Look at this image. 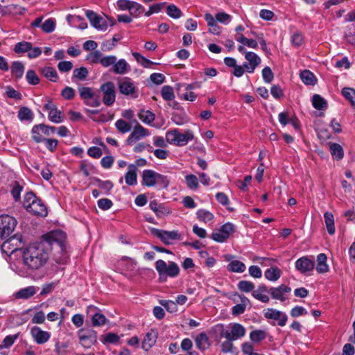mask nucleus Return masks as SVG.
<instances>
[{
	"label": "nucleus",
	"instance_id": "1",
	"mask_svg": "<svg viewBox=\"0 0 355 355\" xmlns=\"http://www.w3.org/2000/svg\"><path fill=\"white\" fill-rule=\"evenodd\" d=\"M65 234L61 230L51 232L42 236V240L29 245L22 252L23 263L27 268L35 270L43 267L49 258V251L53 243L61 249L64 245Z\"/></svg>",
	"mask_w": 355,
	"mask_h": 355
},
{
	"label": "nucleus",
	"instance_id": "2",
	"mask_svg": "<svg viewBox=\"0 0 355 355\" xmlns=\"http://www.w3.org/2000/svg\"><path fill=\"white\" fill-rule=\"evenodd\" d=\"M17 225V220L9 215L0 216V238L7 239L3 244V247H8V245H15L12 250L14 252L17 250L21 244V236L15 234L10 236Z\"/></svg>",
	"mask_w": 355,
	"mask_h": 355
},
{
	"label": "nucleus",
	"instance_id": "3",
	"mask_svg": "<svg viewBox=\"0 0 355 355\" xmlns=\"http://www.w3.org/2000/svg\"><path fill=\"white\" fill-rule=\"evenodd\" d=\"M23 206L27 211L37 216L45 217L48 214L46 205L32 191L26 193Z\"/></svg>",
	"mask_w": 355,
	"mask_h": 355
},
{
	"label": "nucleus",
	"instance_id": "4",
	"mask_svg": "<svg viewBox=\"0 0 355 355\" xmlns=\"http://www.w3.org/2000/svg\"><path fill=\"white\" fill-rule=\"evenodd\" d=\"M155 269L159 275V282L164 283L168 277L175 278L180 274V267L173 261L166 263L164 260L159 259L155 262Z\"/></svg>",
	"mask_w": 355,
	"mask_h": 355
},
{
	"label": "nucleus",
	"instance_id": "5",
	"mask_svg": "<svg viewBox=\"0 0 355 355\" xmlns=\"http://www.w3.org/2000/svg\"><path fill=\"white\" fill-rule=\"evenodd\" d=\"M194 138L193 133L191 130H187L184 133H180L178 129L168 130L166 134V139L169 144L176 145L178 146H185L189 140Z\"/></svg>",
	"mask_w": 355,
	"mask_h": 355
},
{
	"label": "nucleus",
	"instance_id": "6",
	"mask_svg": "<svg viewBox=\"0 0 355 355\" xmlns=\"http://www.w3.org/2000/svg\"><path fill=\"white\" fill-rule=\"evenodd\" d=\"M150 231L153 236L159 238L165 245H171L173 241L181 240V234L177 230L166 231L151 227Z\"/></svg>",
	"mask_w": 355,
	"mask_h": 355
},
{
	"label": "nucleus",
	"instance_id": "7",
	"mask_svg": "<svg viewBox=\"0 0 355 355\" xmlns=\"http://www.w3.org/2000/svg\"><path fill=\"white\" fill-rule=\"evenodd\" d=\"M234 232L235 225L228 222L223 225L218 230L214 232L211 238L218 243H223L229 238L230 235Z\"/></svg>",
	"mask_w": 355,
	"mask_h": 355
},
{
	"label": "nucleus",
	"instance_id": "8",
	"mask_svg": "<svg viewBox=\"0 0 355 355\" xmlns=\"http://www.w3.org/2000/svg\"><path fill=\"white\" fill-rule=\"evenodd\" d=\"M78 335L81 345L85 348H89L97 343V333L92 329H80Z\"/></svg>",
	"mask_w": 355,
	"mask_h": 355
},
{
	"label": "nucleus",
	"instance_id": "9",
	"mask_svg": "<svg viewBox=\"0 0 355 355\" xmlns=\"http://www.w3.org/2000/svg\"><path fill=\"white\" fill-rule=\"evenodd\" d=\"M99 91L103 92V102L107 106L112 105L116 98L115 87L114 83L109 81L101 85Z\"/></svg>",
	"mask_w": 355,
	"mask_h": 355
},
{
	"label": "nucleus",
	"instance_id": "10",
	"mask_svg": "<svg viewBox=\"0 0 355 355\" xmlns=\"http://www.w3.org/2000/svg\"><path fill=\"white\" fill-rule=\"evenodd\" d=\"M85 15L94 28L100 31L107 30V21L103 17L89 10L86 11Z\"/></svg>",
	"mask_w": 355,
	"mask_h": 355
},
{
	"label": "nucleus",
	"instance_id": "11",
	"mask_svg": "<svg viewBox=\"0 0 355 355\" xmlns=\"http://www.w3.org/2000/svg\"><path fill=\"white\" fill-rule=\"evenodd\" d=\"M31 334L34 340L39 345L46 343L51 337L49 332L43 331L40 327L36 326L31 329Z\"/></svg>",
	"mask_w": 355,
	"mask_h": 355
},
{
	"label": "nucleus",
	"instance_id": "12",
	"mask_svg": "<svg viewBox=\"0 0 355 355\" xmlns=\"http://www.w3.org/2000/svg\"><path fill=\"white\" fill-rule=\"evenodd\" d=\"M264 315L267 319L279 320L278 325L281 327L286 324L288 319L287 315L284 313L274 309H268Z\"/></svg>",
	"mask_w": 355,
	"mask_h": 355
},
{
	"label": "nucleus",
	"instance_id": "13",
	"mask_svg": "<svg viewBox=\"0 0 355 355\" xmlns=\"http://www.w3.org/2000/svg\"><path fill=\"white\" fill-rule=\"evenodd\" d=\"M149 135L148 130L141 126L140 124L135 125L134 130L129 135L126 140L128 145H131L134 142L139 140L141 138L148 136Z\"/></svg>",
	"mask_w": 355,
	"mask_h": 355
},
{
	"label": "nucleus",
	"instance_id": "14",
	"mask_svg": "<svg viewBox=\"0 0 355 355\" xmlns=\"http://www.w3.org/2000/svg\"><path fill=\"white\" fill-rule=\"evenodd\" d=\"M157 172L150 169H146L142 172L141 184L148 187L157 184Z\"/></svg>",
	"mask_w": 355,
	"mask_h": 355
},
{
	"label": "nucleus",
	"instance_id": "15",
	"mask_svg": "<svg viewBox=\"0 0 355 355\" xmlns=\"http://www.w3.org/2000/svg\"><path fill=\"white\" fill-rule=\"evenodd\" d=\"M130 80L129 78H125V80L119 85V91L124 95H131L133 98H137V95L135 94L136 88Z\"/></svg>",
	"mask_w": 355,
	"mask_h": 355
},
{
	"label": "nucleus",
	"instance_id": "16",
	"mask_svg": "<svg viewBox=\"0 0 355 355\" xmlns=\"http://www.w3.org/2000/svg\"><path fill=\"white\" fill-rule=\"evenodd\" d=\"M312 105L320 111V116L324 115L323 112L328 107L327 101L319 94H314L312 96Z\"/></svg>",
	"mask_w": 355,
	"mask_h": 355
},
{
	"label": "nucleus",
	"instance_id": "17",
	"mask_svg": "<svg viewBox=\"0 0 355 355\" xmlns=\"http://www.w3.org/2000/svg\"><path fill=\"white\" fill-rule=\"evenodd\" d=\"M291 288L284 284H282L278 287H272L270 293L273 299L284 301L286 298L283 296L284 293H290Z\"/></svg>",
	"mask_w": 355,
	"mask_h": 355
},
{
	"label": "nucleus",
	"instance_id": "18",
	"mask_svg": "<svg viewBox=\"0 0 355 355\" xmlns=\"http://www.w3.org/2000/svg\"><path fill=\"white\" fill-rule=\"evenodd\" d=\"M149 207L159 218L171 213L169 209L166 208L163 204H159L155 200L150 202Z\"/></svg>",
	"mask_w": 355,
	"mask_h": 355
},
{
	"label": "nucleus",
	"instance_id": "19",
	"mask_svg": "<svg viewBox=\"0 0 355 355\" xmlns=\"http://www.w3.org/2000/svg\"><path fill=\"white\" fill-rule=\"evenodd\" d=\"M137 166L131 164L128 166V171L125 173V180L128 185L132 186L137 184Z\"/></svg>",
	"mask_w": 355,
	"mask_h": 355
},
{
	"label": "nucleus",
	"instance_id": "20",
	"mask_svg": "<svg viewBox=\"0 0 355 355\" xmlns=\"http://www.w3.org/2000/svg\"><path fill=\"white\" fill-rule=\"evenodd\" d=\"M130 71L129 64L124 59H120L115 61V64L112 67V71L116 74L123 75Z\"/></svg>",
	"mask_w": 355,
	"mask_h": 355
},
{
	"label": "nucleus",
	"instance_id": "21",
	"mask_svg": "<svg viewBox=\"0 0 355 355\" xmlns=\"http://www.w3.org/2000/svg\"><path fill=\"white\" fill-rule=\"evenodd\" d=\"M327 261V257L324 253H320L318 255L315 269L318 273L323 274L329 271V268Z\"/></svg>",
	"mask_w": 355,
	"mask_h": 355
},
{
	"label": "nucleus",
	"instance_id": "22",
	"mask_svg": "<svg viewBox=\"0 0 355 355\" xmlns=\"http://www.w3.org/2000/svg\"><path fill=\"white\" fill-rule=\"evenodd\" d=\"M157 338V334L151 330L146 334V336L142 342V348L145 351L149 350L156 343Z\"/></svg>",
	"mask_w": 355,
	"mask_h": 355
},
{
	"label": "nucleus",
	"instance_id": "23",
	"mask_svg": "<svg viewBox=\"0 0 355 355\" xmlns=\"http://www.w3.org/2000/svg\"><path fill=\"white\" fill-rule=\"evenodd\" d=\"M329 151L334 159L339 161L344 157V150L343 147L337 144L330 142L329 144Z\"/></svg>",
	"mask_w": 355,
	"mask_h": 355
},
{
	"label": "nucleus",
	"instance_id": "24",
	"mask_svg": "<svg viewBox=\"0 0 355 355\" xmlns=\"http://www.w3.org/2000/svg\"><path fill=\"white\" fill-rule=\"evenodd\" d=\"M295 268L301 273H306L311 270V259L308 257H302L295 262Z\"/></svg>",
	"mask_w": 355,
	"mask_h": 355
},
{
	"label": "nucleus",
	"instance_id": "25",
	"mask_svg": "<svg viewBox=\"0 0 355 355\" xmlns=\"http://www.w3.org/2000/svg\"><path fill=\"white\" fill-rule=\"evenodd\" d=\"M205 19L207 23L209 28V32L214 35H218L220 33V27L217 24L216 21V18L210 13H206L205 15Z\"/></svg>",
	"mask_w": 355,
	"mask_h": 355
},
{
	"label": "nucleus",
	"instance_id": "26",
	"mask_svg": "<svg viewBox=\"0 0 355 355\" xmlns=\"http://www.w3.org/2000/svg\"><path fill=\"white\" fill-rule=\"evenodd\" d=\"M270 291L266 285L261 284L258 286L256 291H253L252 296L262 302L267 303L269 302V297L266 295H263V293H268Z\"/></svg>",
	"mask_w": 355,
	"mask_h": 355
},
{
	"label": "nucleus",
	"instance_id": "27",
	"mask_svg": "<svg viewBox=\"0 0 355 355\" xmlns=\"http://www.w3.org/2000/svg\"><path fill=\"white\" fill-rule=\"evenodd\" d=\"M11 73L16 79L22 78L24 72V65L20 61H14L11 64Z\"/></svg>",
	"mask_w": 355,
	"mask_h": 355
},
{
	"label": "nucleus",
	"instance_id": "28",
	"mask_svg": "<svg viewBox=\"0 0 355 355\" xmlns=\"http://www.w3.org/2000/svg\"><path fill=\"white\" fill-rule=\"evenodd\" d=\"M41 73L51 82H57L58 80V75L56 70L51 67H44L40 69Z\"/></svg>",
	"mask_w": 355,
	"mask_h": 355
},
{
	"label": "nucleus",
	"instance_id": "29",
	"mask_svg": "<svg viewBox=\"0 0 355 355\" xmlns=\"http://www.w3.org/2000/svg\"><path fill=\"white\" fill-rule=\"evenodd\" d=\"M196 345L198 349L201 351L205 350L209 347V338L205 332L199 334L195 339Z\"/></svg>",
	"mask_w": 355,
	"mask_h": 355
},
{
	"label": "nucleus",
	"instance_id": "30",
	"mask_svg": "<svg viewBox=\"0 0 355 355\" xmlns=\"http://www.w3.org/2000/svg\"><path fill=\"white\" fill-rule=\"evenodd\" d=\"M245 58L251 65V71H250V73H253L256 67L261 63V58L254 52L245 53Z\"/></svg>",
	"mask_w": 355,
	"mask_h": 355
},
{
	"label": "nucleus",
	"instance_id": "31",
	"mask_svg": "<svg viewBox=\"0 0 355 355\" xmlns=\"http://www.w3.org/2000/svg\"><path fill=\"white\" fill-rule=\"evenodd\" d=\"M36 293L35 288L34 286H28L24 288L20 289L15 295L17 299H28Z\"/></svg>",
	"mask_w": 355,
	"mask_h": 355
},
{
	"label": "nucleus",
	"instance_id": "32",
	"mask_svg": "<svg viewBox=\"0 0 355 355\" xmlns=\"http://www.w3.org/2000/svg\"><path fill=\"white\" fill-rule=\"evenodd\" d=\"M265 277L270 281H277L281 276V270L277 267H271L264 273Z\"/></svg>",
	"mask_w": 355,
	"mask_h": 355
},
{
	"label": "nucleus",
	"instance_id": "33",
	"mask_svg": "<svg viewBox=\"0 0 355 355\" xmlns=\"http://www.w3.org/2000/svg\"><path fill=\"white\" fill-rule=\"evenodd\" d=\"M232 337L233 340L245 336V329L241 324L234 323L232 327Z\"/></svg>",
	"mask_w": 355,
	"mask_h": 355
},
{
	"label": "nucleus",
	"instance_id": "34",
	"mask_svg": "<svg viewBox=\"0 0 355 355\" xmlns=\"http://www.w3.org/2000/svg\"><path fill=\"white\" fill-rule=\"evenodd\" d=\"M245 268V265L238 260L232 261L227 265L228 270L234 272H243Z\"/></svg>",
	"mask_w": 355,
	"mask_h": 355
},
{
	"label": "nucleus",
	"instance_id": "35",
	"mask_svg": "<svg viewBox=\"0 0 355 355\" xmlns=\"http://www.w3.org/2000/svg\"><path fill=\"white\" fill-rule=\"evenodd\" d=\"M138 117L145 123L151 125L155 119V114L152 112L142 110L139 114Z\"/></svg>",
	"mask_w": 355,
	"mask_h": 355
},
{
	"label": "nucleus",
	"instance_id": "36",
	"mask_svg": "<svg viewBox=\"0 0 355 355\" xmlns=\"http://www.w3.org/2000/svg\"><path fill=\"white\" fill-rule=\"evenodd\" d=\"M18 118L21 121H32L33 119V113L31 109L27 107H22L18 112Z\"/></svg>",
	"mask_w": 355,
	"mask_h": 355
},
{
	"label": "nucleus",
	"instance_id": "37",
	"mask_svg": "<svg viewBox=\"0 0 355 355\" xmlns=\"http://www.w3.org/2000/svg\"><path fill=\"white\" fill-rule=\"evenodd\" d=\"M328 233L332 235L335 233L334 219L332 214L327 212L324 215Z\"/></svg>",
	"mask_w": 355,
	"mask_h": 355
},
{
	"label": "nucleus",
	"instance_id": "38",
	"mask_svg": "<svg viewBox=\"0 0 355 355\" xmlns=\"http://www.w3.org/2000/svg\"><path fill=\"white\" fill-rule=\"evenodd\" d=\"M32 43L28 42H20L17 43L14 47V51L16 53H24L31 51Z\"/></svg>",
	"mask_w": 355,
	"mask_h": 355
},
{
	"label": "nucleus",
	"instance_id": "39",
	"mask_svg": "<svg viewBox=\"0 0 355 355\" xmlns=\"http://www.w3.org/2000/svg\"><path fill=\"white\" fill-rule=\"evenodd\" d=\"M121 40V37L115 35L112 37V41L105 40L101 43V49L103 51H110L112 50L115 46L116 42Z\"/></svg>",
	"mask_w": 355,
	"mask_h": 355
},
{
	"label": "nucleus",
	"instance_id": "40",
	"mask_svg": "<svg viewBox=\"0 0 355 355\" xmlns=\"http://www.w3.org/2000/svg\"><path fill=\"white\" fill-rule=\"evenodd\" d=\"M37 129H40L42 133L45 135L49 136L51 134H54L56 130V128L54 126L47 125L43 123L35 125L33 126V131L35 132L37 131Z\"/></svg>",
	"mask_w": 355,
	"mask_h": 355
},
{
	"label": "nucleus",
	"instance_id": "41",
	"mask_svg": "<svg viewBox=\"0 0 355 355\" xmlns=\"http://www.w3.org/2000/svg\"><path fill=\"white\" fill-rule=\"evenodd\" d=\"M115 126L121 133H126L131 130V124L123 119H119L115 123Z\"/></svg>",
	"mask_w": 355,
	"mask_h": 355
},
{
	"label": "nucleus",
	"instance_id": "42",
	"mask_svg": "<svg viewBox=\"0 0 355 355\" xmlns=\"http://www.w3.org/2000/svg\"><path fill=\"white\" fill-rule=\"evenodd\" d=\"M166 13L173 19H179L182 15L180 9L174 4H170L167 6Z\"/></svg>",
	"mask_w": 355,
	"mask_h": 355
},
{
	"label": "nucleus",
	"instance_id": "43",
	"mask_svg": "<svg viewBox=\"0 0 355 355\" xmlns=\"http://www.w3.org/2000/svg\"><path fill=\"white\" fill-rule=\"evenodd\" d=\"M56 21L53 18L46 19L41 26L42 31L46 33H51L55 28Z\"/></svg>",
	"mask_w": 355,
	"mask_h": 355
},
{
	"label": "nucleus",
	"instance_id": "44",
	"mask_svg": "<svg viewBox=\"0 0 355 355\" xmlns=\"http://www.w3.org/2000/svg\"><path fill=\"white\" fill-rule=\"evenodd\" d=\"M266 337V333L263 330H254L250 334V338L254 343H259L264 340Z\"/></svg>",
	"mask_w": 355,
	"mask_h": 355
},
{
	"label": "nucleus",
	"instance_id": "45",
	"mask_svg": "<svg viewBox=\"0 0 355 355\" xmlns=\"http://www.w3.org/2000/svg\"><path fill=\"white\" fill-rule=\"evenodd\" d=\"M93 180L98 184V187L106 191L108 194L113 187V184L110 180L103 181L98 178H93Z\"/></svg>",
	"mask_w": 355,
	"mask_h": 355
},
{
	"label": "nucleus",
	"instance_id": "46",
	"mask_svg": "<svg viewBox=\"0 0 355 355\" xmlns=\"http://www.w3.org/2000/svg\"><path fill=\"white\" fill-rule=\"evenodd\" d=\"M132 56L135 58L137 62L140 63L145 68H148L152 64H155L151 60L141 55L139 53L134 52L132 53Z\"/></svg>",
	"mask_w": 355,
	"mask_h": 355
},
{
	"label": "nucleus",
	"instance_id": "47",
	"mask_svg": "<svg viewBox=\"0 0 355 355\" xmlns=\"http://www.w3.org/2000/svg\"><path fill=\"white\" fill-rule=\"evenodd\" d=\"M161 94L165 101H172L175 98L173 89L169 85H165L162 88Z\"/></svg>",
	"mask_w": 355,
	"mask_h": 355
},
{
	"label": "nucleus",
	"instance_id": "48",
	"mask_svg": "<svg viewBox=\"0 0 355 355\" xmlns=\"http://www.w3.org/2000/svg\"><path fill=\"white\" fill-rule=\"evenodd\" d=\"M26 79L29 85H36L40 83V79L36 74L35 71L33 69L27 71L26 74Z\"/></svg>",
	"mask_w": 355,
	"mask_h": 355
},
{
	"label": "nucleus",
	"instance_id": "49",
	"mask_svg": "<svg viewBox=\"0 0 355 355\" xmlns=\"http://www.w3.org/2000/svg\"><path fill=\"white\" fill-rule=\"evenodd\" d=\"M342 94L351 103L352 106L355 107V89L348 87L343 88Z\"/></svg>",
	"mask_w": 355,
	"mask_h": 355
},
{
	"label": "nucleus",
	"instance_id": "50",
	"mask_svg": "<svg viewBox=\"0 0 355 355\" xmlns=\"http://www.w3.org/2000/svg\"><path fill=\"white\" fill-rule=\"evenodd\" d=\"M144 10L145 8L142 5L135 1H132V4L129 10L130 15L138 17L144 12Z\"/></svg>",
	"mask_w": 355,
	"mask_h": 355
},
{
	"label": "nucleus",
	"instance_id": "51",
	"mask_svg": "<svg viewBox=\"0 0 355 355\" xmlns=\"http://www.w3.org/2000/svg\"><path fill=\"white\" fill-rule=\"evenodd\" d=\"M18 337L19 334L6 336L2 343L0 345V349H1L3 348L10 347L14 344L15 341L18 338Z\"/></svg>",
	"mask_w": 355,
	"mask_h": 355
},
{
	"label": "nucleus",
	"instance_id": "52",
	"mask_svg": "<svg viewBox=\"0 0 355 355\" xmlns=\"http://www.w3.org/2000/svg\"><path fill=\"white\" fill-rule=\"evenodd\" d=\"M107 322V319L105 316L100 313H96L93 315L92 318V325L94 327H99L104 324H105Z\"/></svg>",
	"mask_w": 355,
	"mask_h": 355
},
{
	"label": "nucleus",
	"instance_id": "53",
	"mask_svg": "<svg viewBox=\"0 0 355 355\" xmlns=\"http://www.w3.org/2000/svg\"><path fill=\"white\" fill-rule=\"evenodd\" d=\"M80 96L81 98L85 101L92 99L95 96V94L92 92L89 87H82L79 88Z\"/></svg>",
	"mask_w": 355,
	"mask_h": 355
},
{
	"label": "nucleus",
	"instance_id": "54",
	"mask_svg": "<svg viewBox=\"0 0 355 355\" xmlns=\"http://www.w3.org/2000/svg\"><path fill=\"white\" fill-rule=\"evenodd\" d=\"M160 304L163 306L167 311L170 313H176L178 311V306L175 302L172 300H162L159 302Z\"/></svg>",
	"mask_w": 355,
	"mask_h": 355
},
{
	"label": "nucleus",
	"instance_id": "55",
	"mask_svg": "<svg viewBox=\"0 0 355 355\" xmlns=\"http://www.w3.org/2000/svg\"><path fill=\"white\" fill-rule=\"evenodd\" d=\"M88 73L89 71L85 67H81L73 70V78H76L79 80H83L86 79L87 76H88Z\"/></svg>",
	"mask_w": 355,
	"mask_h": 355
},
{
	"label": "nucleus",
	"instance_id": "56",
	"mask_svg": "<svg viewBox=\"0 0 355 355\" xmlns=\"http://www.w3.org/2000/svg\"><path fill=\"white\" fill-rule=\"evenodd\" d=\"M197 218L204 222L211 221L214 218V215L209 211L200 209L196 213Z\"/></svg>",
	"mask_w": 355,
	"mask_h": 355
},
{
	"label": "nucleus",
	"instance_id": "57",
	"mask_svg": "<svg viewBox=\"0 0 355 355\" xmlns=\"http://www.w3.org/2000/svg\"><path fill=\"white\" fill-rule=\"evenodd\" d=\"M102 53L98 50H95L91 52L87 57V60H89L92 64H101V60L103 58Z\"/></svg>",
	"mask_w": 355,
	"mask_h": 355
},
{
	"label": "nucleus",
	"instance_id": "58",
	"mask_svg": "<svg viewBox=\"0 0 355 355\" xmlns=\"http://www.w3.org/2000/svg\"><path fill=\"white\" fill-rule=\"evenodd\" d=\"M101 340L103 343L114 344L119 340V336L114 333L110 332L106 335L101 336Z\"/></svg>",
	"mask_w": 355,
	"mask_h": 355
},
{
	"label": "nucleus",
	"instance_id": "59",
	"mask_svg": "<svg viewBox=\"0 0 355 355\" xmlns=\"http://www.w3.org/2000/svg\"><path fill=\"white\" fill-rule=\"evenodd\" d=\"M185 180L187 187L190 189H196L199 186L198 178L195 175L190 174L186 175Z\"/></svg>",
	"mask_w": 355,
	"mask_h": 355
},
{
	"label": "nucleus",
	"instance_id": "60",
	"mask_svg": "<svg viewBox=\"0 0 355 355\" xmlns=\"http://www.w3.org/2000/svg\"><path fill=\"white\" fill-rule=\"evenodd\" d=\"M238 288L241 291L249 293L253 291L254 284L251 282L242 280L239 282Z\"/></svg>",
	"mask_w": 355,
	"mask_h": 355
},
{
	"label": "nucleus",
	"instance_id": "61",
	"mask_svg": "<svg viewBox=\"0 0 355 355\" xmlns=\"http://www.w3.org/2000/svg\"><path fill=\"white\" fill-rule=\"evenodd\" d=\"M49 119L55 123H59L63 121V118L61 116V111L57 108L49 112Z\"/></svg>",
	"mask_w": 355,
	"mask_h": 355
},
{
	"label": "nucleus",
	"instance_id": "62",
	"mask_svg": "<svg viewBox=\"0 0 355 355\" xmlns=\"http://www.w3.org/2000/svg\"><path fill=\"white\" fill-rule=\"evenodd\" d=\"M170 184V178L160 173L157 175V184H159L162 189H167Z\"/></svg>",
	"mask_w": 355,
	"mask_h": 355
},
{
	"label": "nucleus",
	"instance_id": "63",
	"mask_svg": "<svg viewBox=\"0 0 355 355\" xmlns=\"http://www.w3.org/2000/svg\"><path fill=\"white\" fill-rule=\"evenodd\" d=\"M262 76L266 83H270L274 78V73L269 67H265L262 70Z\"/></svg>",
	"mask_w": 355,
	"mask_h": 355
},
{
	"label": "nucleus",
	"instance_id": "64",
	"mask_svg": "<svg viewBox=\"0 0 355 355\" xmlns=\"http://www.w3.org/2000/svg\"><path fill=\"white\" fill-rule=\"evenodd\" d=\"M116 57L115 55H107L103 57L101 60V64L104 67H108L114 66L115 61H116Z\"/></svg>",
	"mask_w": 355,
	"mask_h": 355
}]
</instances>
